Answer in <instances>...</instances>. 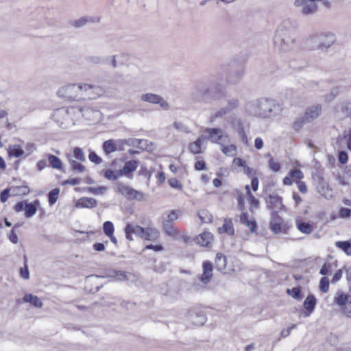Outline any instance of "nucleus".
<instances>
[{"label": "nucleus", "instance_id": "1", "mask_svg": "<svg viewBox=\"0 0 351 351\" xmlns=\"http://www.w3.org/2000/svg\"><path fill=\"white\" fill-rule=\"evenodd\" d=\"M297 23L290 19L284 20L277 27L274 43L280 53L292 51L297 42Z\"/></svg>", "mask_w": 351, "mask_h": 351}, {"label": "nucleus", "instance_id": "2", "mask_svg": "<svg viewBox=\"0 0 351 351\" xmlns=\"http://www.w3.org/2000/svg\"><path fill=\"white\" fill-rule=\"evenodd\" d=\"M226 96L225 88L215 80L197 82L191 93L192 99L196 102L218 101Z\"/></svg>", "mask_w": 351, "mask_h": 351}, {"label": "nucleus", "instance_id": "3", "mask_svg": "<svg viewBox=\"0 0 351 351\" xmlns=\"http://www.w3.org/2000/svg\"><path fill=\"white\" fill-rule=\"evenodd\" d=\"M282 110L281 105L271 98L261 97L252 101L248 104L250 114L262 119L274 118L279 115Z\"/></svg>", "mask_w": 351, "mask_h": 351}, {"label": "nucleus", "instance_id": "4", "mask_svg": "<svg viewBox=\"0 0 351 351\" xmlns=\"http://www.w3.org/2000/svg\"><path fill=\"white\" fill-rule=\"evenodd\" d=\"M322 112V107L320 104H316L306 108L304 114L298 117L293 124L295 130L298 131L305 124L311 123L317 119Z\"/></svg>", "mask_w": 351, "mask_h": 351}, {"label": "nucleus", "instance_id": "5", "mask_svg": "<svg viewBox=\"0 0 351 351\" xmlns=\"http://www.w3.org/2000/svg\"><path fill=\"white\" fill-rule=\"evenodd\" d=\"M335 41V36L332 34H315L311 36L308 42L311 43L310 50L326 51Z\"/></svg>", "mask_w": 351, "mask_h": 351}, {"label": "nucleus", "instance_id": "6", "mask_svg": "<svg viewBox=\"0 0 351 351\" xmlns=\"http://www.w3.org/2000/svg\"><path fill=\"white\" fill-rule=\"evenodd\" d=\"M333 304L339 307V311L348 318H351V295L339 290L337 291Z\"/></svg>", "mask_w": 351, "mask_h": 351}, {"label": "nucleus", "instance_id": "7", "mask_svg": "<svg viewBox=\"0 0 351 351\" xmlns=\"http://www.w3.org/2000/svg\"><path fill=\"white\" fill-rule=\"evenodd\" d=\"M245 73L244 65L237 61H232L228 65L226 81L230 84L239 83Z\"/></svg>", "mask_w": 351, "mask_h": 351}, {"label": "nucleus", "instance_id": "8", "mask_svg": "<svg viewBox=\"0 0 351 351\" xmlns=\"http://www.w3.org/2000/svg\"><path fill=\"white\" fill-rule=\"evenodd\" d=\"M82 91V84H68L60 88L57 92V95L60 97L65 98L69 100H75Z\"/></svg>", "mask_w": 351, "mask_h": 351}, {"label": "nucleus", "instance_id": "9", "mask_svg": "<svg viewBox=\"0 0 351 351\" xmlns=\"http://www.w3.org/2000/svg\"><path fill=\"white\" fill-rule=\"evenodd\" d=\"M117 192L125 196L129 200H146L145 194L141 191H136L122 182L117 183Z\"/></svg>", "mask_w": 351, "mask_h": 351}, {"label": "nucleus", "instance_id": "10", "mask_svg": "<svg viewBox=\"0 0 351 351\" xmlns=\"http://www.w3.org/2000/svg\"><path fill=\"white\" fill-rule=\"evenodd\" d=\"M226 106L220 108L218 111L211 114L210 121H214L218 118H222L223 116L230 113L236 110L240 104L239 99L237 97H229L226 100Z\"/></svg>", "mask_w": 351, "mask_h": 351}, {"label": "nucleus", "instance_id": "11", "mask_svg": "<svg viewBox=\"0 0 351 351\" xmlns=\"http://www.w3.org/2000/svg\"><path fill=\"white\" fill-rule=\"evenodd\" d=\"M267 208L272 210V213H278L285 208L282 204V199L278 195L269 194L265 197Z\"/></svg>", "mask_w": 351, "mask_h": 351}, {"label": "nucleus", "instance_id": "12", "mask_svg": "<svg viewBox=\"0 0 351 351\" xmlns=\"http://www.w3.org/2000/svg\"><path fill=\"white\" fill-rule=\"evenodd\" d=\"M141 99L143 101L149 102L150 104H159L160 106L164 110H169V108L168 102L159 95L154 93L142 94L141 96Z\"/></svg>", "mask_w": 351, "mask_h": 351}, {"label": "nucleus", "instance_id": "13", "mask_svg": "<svg viewBox=\"0 0 351 351\" xmlns=\"http://www.w3.org/2000/svg\"><path fill=\"white\" fill-rule=\"evenodd\" d=\"M82 91H84L85 96L90 99H96L105 93V90L100 86L88 84H82Z\"/></svg>", "mask_w": 351, "mask_h": 351}, {"label": "nucleus", "instance_id": "14", "mask_svg": "<svg viewBox=\"0 0 351 351\" xmlns=\"http://www.w3.org/2000/svg\"><path fill=\"white\" fill-rule=\"evenodd\" d=\"M82 116L86 120L92 122H97L101 119V112L90 106H84L79 108Z\"/></svg>", "mask_w": 351, "mask_h": 351}, {"label": "nucleus", "instance_id": "15", "mask_svg": "<svg viewBox=\"0 0 351 351\" xmlns=\"http://www.w3.org/2000/svg\"><path fill=\"white\" fill-rule=\"evenodd\" d=\"M204 132L208 133V135H202L204 140H210L215 143L220 144L219 141H222L223 137H226V136L223 135V130L221 128H208L204 130Z\"/></svg>", "mask_w": 351, "mask_h": 351}, {"label": "nucleus", "instance_id": "16", "mask_svg": "<svg viewBox=\"0 0 351 351\" xmlns=\"http://www.w3.org/2000/svg\"><path fill=\"white\" fill-rule=\"evenodd\" d=\"M100 19L99 16H84L78 19L70 21L69 25L77 29L89 23H98L100 22Z\"/></svg>", "mask_w": 351, "mask_h": 351}, {"label": "nucleus", "instance_id": "17", "mask_svg": "<svg viewBox=\"0 0 351 351\" xmlns=\"http://www.w3.org/2000/svg\"><path fill=\"white\" fill-rule=\"evenodd\" d=\"M202 267L203 273L201 275L200 280L202 283L207 285L212 278L213 266L210 261H206L203 263Z\"/></svg>", "mask_w": 351, "mask_h": 351}, {"label": "nucleus", "instance_id": "18", "mask_svg": "<svg viewBox=\"0 0 351 351\" xmlns=\"http://www.w3.org/2000/svg\"><path fill=\"white\" fill-rule=\"evenodd\" d=\"M138 164V162L135 160L126 162L123 168L119 170V176H125L129 178H132L131 173L136 169Z\"/></svg>", "mask_w": 351, "mask_h": 351}, {"label": "nucleus", "instance_id": "19", "mask_svg": "<svg viewBox=\"0 0 351 351\" xmlns=\"http://www.w3.org/2000/svg\"><path fill=\"white\" fill-rule=\"evenodd\" d=\"M317 299L313 295H308L303 302V306L306 312L304 313V317H308L315 310Z\"/></svg>", "mask_w": 351, "mask_h": 351}, {"label": "nucleus", "instance_id": "20", "mask_svg": "<svg viewBox=\"0 0 351 351\" xmlns=\"http://www.w3.org/2000/svg\"><path fill=\"white\" fill-rule=\"evenodd\" d=\"M97 206V201L95 198L87 197L80 198L75 204L76 208H92L96 207Z\"/></svg>", "mask_w": 351, "mask_h": 351}, {"label": "nucleus", "instance_id": "21", "mask_svg": "<svg viewBox=\"0 0 351 351\" xmlns=\"http://www.w3.org/2000/svg\"><path fill=\"white\" fill-rule=\"evenodd\" d=\"M213 240V234L208 232H204L197 236L195 239V243L201 246H208Z\"/></svg>", "mask_w": 351, "mask_h": 351}, {"label": "nucleus", "instance_id": "22", "mask_svg": "<svg viewBox=\"0 0 351 351\" xmlns=\"http://www.w3.org/2000/svg\"><path fill=\"white\" fill-rule=\"evenodd\" d=\"M282 219L276 213H271V230L275 234L281 232V223Z\"/></svg>", "mask_w": 351, "mask_h": 351}, {"label": "nucleus", "instance_id": "23", "mask_svg": "<svg viewBox=\"0 0 351 351\" xmlns=\"http://www.w3.org/2000/svg\"><path fill=\"white\" fill-rule=\"evenodd\" d=\"M226 257L221 253H217L216 255L215 267L221 273H226Z\"/></svg>", "mask_w": 351, "mask_h": 351}, {"label": "nucleus", "instance_id": "24", "mask_svg": "<svg viewBox=\"0 0 351 351\" xmlns=\"http://www.w3.org/2000/svg\"><path fill=\"white\" fill-rule=\"evenodd\" d=\"M291 67L296 71H301L308 66V61L304 58L294 59L291 61Z\"/></svg>", "mask_w": 351, "mask_h": 351}, {"label": "nucleus", "instance_id": "25", "mask_svg": "<svg viewBox=\"0 0 351 351\" xmlns=\"http://www.w3.org/2000/svg\"><path fill=\"white\" fill-rule=\"evenodd\" d=\"M23 300L24 302H29L37 308H41L43 306V302L40 299L38 296L31 293L25 294L23 298Z\"/></svg>", "mask_w": 351, "mask_h": 351}, {"label": "nucleus", "instance_id": "26", "mask_svg": "<svg viewBox=\"0 0 351 351\" xmlns=\"http://www.w3.org/2000/svg\"><path fill=\"white\" fill-rule=\"evenodd\" d=\"M204 138L201 135L199 138L194 142L191 143L189 145V150L194 154H201L202 153V145Z\"/></svg>", "mask_w": 351, "mask_h": 351}, {"label": "nucleus", "instance_id": "27", "mask_svg": "<svg viewBox=\"0 0 351 351\" xmlns=\"http://www.w3.org/2000/svg\"><path fill=\"white\" fill-rule=\"evenodd\" d=\"M219 233L225 232L229 235L234 234V229L231 219H225L222 227L219 228Z\"/></svg>", "mask_w": 351, "mask_h": 351}, {"label": "nucleus", "instance_id": "28", "mask_svg": "<svg viewBox=\"0 0 351 351\" xmlns=\"http://www.w3.org/2000/svg\"><path fill=\"white\" fill-rule=\"evenodd\" d=\"M240 221L241 223L248 227L251 232H254L256 229V223L255 221H250L248 219V214L247 213H243L240 215Z\"/></svg>", "mask_w": 351, "mask_h": 351}, {"label": "nucleus", "instance_id": "29", "mask_svg": "<svg viewBox=\"0 0 351 351\" xmlns=\"http://www.w3.org/2000/svg\"><path fill=\"white\" fill-rule=\"evenodd\" d=\"M40 202L38 199L35 200L34 202L28 203L25 204V216L27 218H30L36 213V205H39Z\"/></svg>", "mask_w": 351, "mask_h": 351}, {"label": "nucleus", "instance_id": "30", "mask_svg": "<svg viewBox=\"0 0 351 351\" xmlns=\"http://www.w3.org/2000/svg\"><path fill=\"white\" fill-rule=\"evenodd\" d=\"M301 14L305 16L312 15L317 12L318 7L314 2H309L304 5Z\"/></svg>", "mask_w": 351, "mask_h": 351}, {"label": "nucleus", "instance_id": "31", "mask_svg": "<svg viewBox=\"0 0 351 351\" xmlns=\"http://www.w3.org/2000/svg\"><path fill=\"white\" fill-rule=\"evenodd\" d=\"M102 148L106 155L117 151V143L113 139H109L103 143Z\"/></svg>", "mask_w": 351, "mask_h": 351}, {"label": "nucleus", "instance_id": "32", "mask_svg": "<svg viewBox=\"0 0 351 351\" xmlns=\"http://www.w3.org/2000/svg\"><path fill=\"white\" fill-rule=\"evenodd\" d=\"M162 229L168 236L175 237L179 234V230L173 226L172 223L169 221H162Z\"/></svg>", "mask_w": 351, "mask_h": 351}, {"label": "nucleus", "instance_id": "33", "mask_svg": "<svg viewBox=\"0 0 351 351\" xmlns=\"http://www.w3.org/2000/svg\"><path fill=\"white\" fill-rule=\"evenodd\" d=\"M296 225L298 230L305 234H311L313 230L311 223L302 221H296Z\"/></svg>", "mask_w": 351, "mask_h": 351}, {"label": "nucleus", "instance_id": "34", "mask_svg": "<svg viewBox=\"0 0 351 351\" xmlns=\"http://www.w3.org/2000/svg\"><path fill=\"white\" fill-rule=\"evenodd\" d=\"M47 157L48 158L49 166L51 167L57 169H62V162L58 157L51 154H47Z\"/></svg>", "mask_w": 351, "mask_h": 351}, {"label": "nucleus", "instance_id": "35", "mask_svg": "<svg viewBox=\"0 0 351 351\" xmlns=\"http://www.w3.org/2000/svg\"><path fill=\"white\" fill-rule=\"evenodd\" d=\"M158 237V232L156 229L147 228L145 230V236L143 239L148 241H154Z\"/></svg>", "mask_w": 351, "mask_h": 351}, {"label": "nucleus", "instance_id": "36", "mask_svg": "<svg viewBox=\"0 0 351 351\" xmlns=\"http://www.w3.org/2000/svg\"><path fill=\"white\" fill-rule=\"evenodd\" d=\"M8 154L10 156L19 158L24 154V152L19 145H14L9 148Z\"/></svg>", "mask_w": 351, "mask_h": 351}, {"label": "nucleus", "instance_id": "37", "mask_svg": "<svg viewBox=\"0 0 351 351\" xmlns=\"http://www.w3.org/2000/svg\"><path fill=\"white\" fill-rule=\"evenodd\" d=\"M197 215L202 223H210L213 221V216L207 210H201Z\"/></svg>", "mask_w": 351, "mask_h": 351}, {"label": "nucleus", "instance_id": "38", "mask_svg": "<svg viewBox=\"0 0 351 351\" xmlns=\"http://www.w3.org/2000/svg\"><path fill=\"white\" fill-rule=\"evenodd\" d=\"M335 245L347 255H351V243L349 241H337Z\"/></svg>", "mask_w": 351, "mask_h": 351}, {"label": "nucleus", "instance_id": "39", "mask_svg": "<svg viewBox=\"0 0 351 351\" xmlns=\"http://www.w3.org/2000/svg\"><path fill=\"white\" fill-rule=\"evenodd\" d=\"M59 193L60 189L58 188H55L49 192L47 197L49 205H53L56 202Z\"/></svg>", "mask_w": 351, "mask_h": 351}, {"label": "nucleus", "instance_id": "40", "mask_svg": "<svg viewBox=\"0 0 351 351\" xmlns=\"http://www.w3.org/2000/svg\"><path fill=\"white\" fill-rule=\"evenodd\" d=\"M287 293L289 295H291V296L294 299L298 301H300L302 299V295L300 287H293L291 289H288L287 290Z\"/></svg>", "mask_w": 351, "mask_h": 351}, {"label": "nucleus", "instance_id": "41", "mask_svg": "<svg viewBox=\"0 0 351 351\" xmlns=\"http://www.w3.org/2000/svg\"><path fill=\"white\" fill-rule=\"evenodd\" d=\"M110 277H117L120 281L128 280L127 273L119 270H112L109 274Z\"/></svg>", "mask_w": 351, "mask_h": 351}, {"label": "nucleus", "instance_id": "42", "mask_svg": "<svg viewBox=\"0 0 351 351\" xmlns=\"http://www.w3.org/2000/svg\"><path fill=\"white\" fill-rule=\"evenodd\" d=\"M103 230L104 233L107 237H110L112 234H113L114 231V225L111 221H107L104 223L103 224Z\"/></svg>", "mask_w": 351, "mask_h": 351}, {"label": "nucleus", "instance_id": "43", "mask_svg": "<svg viewBox=\"0 0 351 351\" xmlns=\"http://www.w3.org/2000/svg\"><path fill=\"white\" fill-rule=\"evenodd\" d=\"M222 152L226 156H234L237 154V147L234 145L223 146Z\"/></svg>", "mask_w": 351, "mask_h": 351}, {"label": "nucleus", "instance_id": "44", "mask_svg": "<svg viewBox=\"0 0 351 351\" xmlns=\"http://www.w3.org/2000/svg\"><path fill=\"white\" fill-rule=\"evenodd\" d=\"M69 164L73 171L82 173L85 171V167L74 160L70 159Z\"/></svg>", "mask_w": 351, "mask_h": 351}, {"label": "nucleus", "instance_id": "45", "mask_svg": "<svg viewBox=\"0 0 351 351\" xmlns=\"http://www.w3.org/2000/svg\"><path fill=\"white\" fill-rule=\"evenodd\" d=\"M329 279L324 276L320 279L319 282V289L323 293H326L328 291L329 289Z\"/></svg>", "mask_w": 351, "mask_h": 351}, {"label": "nucleus", "instance_id": "46", "mask_svg": "<svg viewBox=\"0 0 351 351\" xmlns=\"http://www.w3.org/2000/svg\"><path fill=\"white\" fill-rule=\"evenodd\" d=\"M104 176L106 179L114 181L117 180L121 176L119 174V171H115L112 169H107L104 173Z\"/></svg>", "mask_w": 351, "mask_h": 351}, {"label": "nucleus", "instance_id": "47", "mask_svg": "<svg viewBox=\"0 0 351 351\" xmlns=\"http://www.w3.org/2000/svg\"><path fill=\"white\" fill-rule=\"evenodd\" d=\"M20 275L21 278L23 279H29V273L28 269V266L27 264V257L24 256V267H21L20 269Z\"/></svg>", "mask_w": 351, "mask_h": 351}, {"label": "nucleus", "instance_id": "48", "mask_svg": "<svg viewBox=\"0 0 351 351\" xmlns=\"http://www.w3.org/2000/svg\"><path fill=\"white\" fill-rule=\"evenodd\" d=\"M132 232L133 234L137 235L140 238L143 239L145 236V228L138 226V225H132Z\"/></svg>", "mask_w": 351, "mask_h": 351}, {"label": "nucleus", "instance_id": "49", "mask_svg": "<svg viewBox=\"0 0 351 351\" xmlns=\"http://www.w3.org/2000/svg\"><path fill=\"white\" fill-rule=\"evenodd\" d=\"M73 156L81 162H84L86 160L83 150L78 147L73 148Z\"/></svg>", "mask_w": 351, "mask_h": 351}, {"label": "nucleus", "instance_id": "50", "mask_svg": "<svg viewBox=\"0 0 351 351\" xmlns=\"http://www.w3.org/2000/svg\"><path fill=\"white\" fill-rule=\"evenodd\" d=\"M180 213V210H172L171 213L167 215V219H164V221H169L173 223V221L178 219V215Z\"/></svg>", "mask_w": 351, "mask_h": 351}, {"label": "nucleus", "instance_id": "51", "mask_svg": "<svg viewBox=\"0 0 351 351\" xmlns=\"http://www.w3.org/2000/svg\"><path fill=\"white\" fill-rule=\"evenodd\" d=\"M331 268H332V264L330 263H325L320 271L319 274L322 276L329 275L331 274Z\"/></svg>", "mask_w": 351, "mask_h": 351}, {"label": "nucleus", "instance_id": "52", "mask_svg": "<svg viewBox=\"0 0 351 351\" xmlns=\"http://www.w3.org/2000/svg\"><path fill=\"white\" fill-rule=\"evenodd\" d=\"M88 158L89 160L96 164V165H99V164H101V162H102V159L101 158V157H99L95 152L93 151H90L89 154H88Z\"/></svg>", "mask_w": 351, "mask_h": 351}, {"label": "nucleus", "instance_id": "53", "mask_svg": "<svg viewBox=\"0 0 351 351\" xmlns=\"http://www.w3.org/2000/svg\"><path fill=\"white\" fill-rule=\"evenodd\" d=\"M17 195H27L30 192V189L27 186L22 185L16 186L14 189Z\"/></svg>", "mask_w": 351, "mask_h": 351}, {"label": "nucleus", "instance_id": "54", "mask_svg": "<svg viewBox=\"0 0 351 351\" xmlns=\"http://www.w3.org/2000/svg\"><path fill=\"white\" fill-rule=\"evenodd\" d=\"M341 110L347 117H351V101L343 103Z\"/></svg>", "mask_w": 351, "mask_h": 351}, {"label": "nucleus", "instance_id": "55", "mask_svg": "<svg viewBox=\"0 0 351 351\" xmlns=\"http://www.w3.org/2000/svg\"><path fill=\"white\" fill-rule=\"evenodd\" d=\"M173 127L178 131H180V132H182L184 133L190 132V130L189 129V128L187 126H186L185 125H184L181 122H177V121L174 122Z\"/></svg>", "mask_w": 351, "mask_h": 351}, {"label": "nucleus", "instance_id": "56", "mask_svg": "<svg viewBox=\"0 0 351 351\" xmlns=\"http://www.w3.org/2000/svg\"><path fill=\"white\" fill-rule=\"evenodd\" d=\"M169 184L174 189H177L179 190H182V185L180 182L176 178H170L168 180Z\"/></svg>", "mask_w": 351, "mask_h": 351}, {"label": "nucleus", "instance_id": "57", "mask_svg": "<svg viewBox=\"0 0 351 351\" xmlns=\"http://www.w3.org/2000/svg\"><path fill=\"white\" fill-rule=\"evenodd\" d=\"M106 190L105 186L89 187L88 191L95 195L103 194Z\"/></svg>", "mask_w": 351, "mask_h": 351}, {"label": "nucleus", "instance_id": "58", "mask_svg": "<svg viewBox=\"0 0 351 351\" xmlns=\"http://www.w3.org/2000/svg\"><path fill=\"white\" fill-rule=\"evenodd\" d=\"M238 134L240 136L241 141L246 145L248 143L247 141V136L244 131V128L241 124H239V128H238Z\"/></svg>", "mask_w": 351, "mask_h": 351}, {"label": "nucleus", "instance_id": "59", "mask_svg": "<svg viewBox=\"0 0 351 351\" xmlns=\"http://www.w3.org/2000/svg\"><path fill=\"white\" fill-rule=\"evenodd\" d=\"M291 177L294 180H299L303 178V173L300 169H294L290 172Z\"/></svg>", "mask_w": 351, "mask_h": 351}, {"label": "nucleus", "instance_id": "60", "mask_svg": "<svg viewBox=\"0 0 351 351\" xmlns=\"http://www.w3.org/2000/svg\"><path fill=\"white\" fill-rule=\"evenodd\" d=\"M338 160L341 164H346L348 160V153L346 151H341L338 155Z\"/></svg>", "mask_w": 351, "mask_h": 351}, {"label": "nucleus", "instance_id": "61", "mask_svg": "<svg viewBox=\"0 0 351 351\" xmlns=\"http://www.w3.org/2000/svg\"><path fill=\"white\" fill-rule=\"evenodd\" d=\"M269 167L274 172H278L280 169V165L278 162H275L273 158H271L269 162Z\"/></svg>", "mask_w": 351, "mask_h": 351}, {"label": "nucleus", "instance_id": "62", "mask_svg": "<svg viewBox=\"0 0 351 351\" xmlns=\"http://www.w3.org/2000/svg\"><path fill=\"white\" fill-rule=\"evenodd\" d=\"M131 230H132V224H130V223L127 224L126 226L125 227L124 230H125V237L128 241L133 240V238L132 236V234L133 233Z\"/></svg>", "mask_w": 351, "mask_h": 351}, {"label": "nucleus", "instance_id": "63", "mask_svg": "<svg viewBox=\"0 0 351 351\" xmlns=\"http://www.w3.org/2000/svg\"><path fill=\"white\" fill-rule=\"evenodd\" d=\"M9 240L14 244H16L18 243V236L16 233L14 229H12L10 232L8 234Z\"/></svg>", "mask_w": 351, "mask_h": 351}, {"label": "nucleus", "instance_id": "64", "mask_svg": "<svg viewBox=\"0 0 351 351\" xmlns=\"http://www.w3.org/2000/svg\"><path fill=\"white\" fill-rule=\"evenodd\" d=\"M339 216L343 218L349 217L351 215V209L348 208H341L339 212Z\"/></svg>", "mask_w": 351, "mask_h": 351}]
</instances>
